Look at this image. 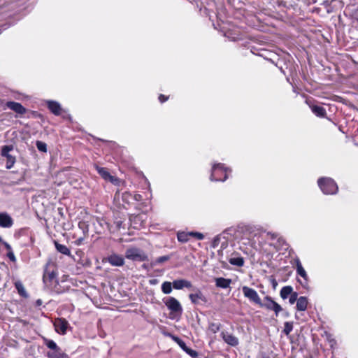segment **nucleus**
<instances>
[{
  "label": "nucleus",
  "mask_w": 358,
  "mask_h": 358,
  "mask_svg": "<svg viewBox=\"0 0 358 358\" xmlns=\"http://www.w3.org/2000/svg\"><path fill=\"white\" fill-rule=\"evenodd\" d=\"M164 303L171 311L169 317L171 320H178L182 313V308L180 302L174 297H169L164 301Z\"/></svg>",
  "instance_id": "obj_1"
},
{
  "label": "nucleus",
  "mask_w": 358,
  "mask_h": 358,
  "mask_svg": "<svg viewBox=\"0 0 358 358\" xmlns=\"http://www.w3.org/2000/svg\"><path fill=\"white\" fill-rule=\"evenodd\" d=\"M318 185L325 194H334L338 192L336 183L330 178H322L317 181Z\"/></svg>",
  "instance_id": "obj_2"
},
{
  "label": "nucleus",
  "mask_w": 358,
  "mask_h": 358,
  "mask_svg": "<svg viewBox=\"0 0 358 358\" xmlns=\"http://www.w3.org/2000/svg\"><path fill=\"white\" fill-rule=\"evenodd\" d=\"M228 169L223 164H215L212 167L210 177L211 181H225L227 178Z\"/></svg>",
  "instance_id": "obj_3"
},
{
  "label": "nucleus",
  "mask_w": 358,
  "mask_h": 358,
  "mask_svg": "<svg viewBox=\"0 0 358 358\" xmlns=\"http://www.w3.org/2000/svg\"><path fill=\"white\" fill-rule=\"evenodd\" d=\"M125 257L131 261L144 262L148 259L147 254L136 247H130L126 250Z\"/></svg>",
  "instance_id": "obj_4"
},
{
  "label": "nucleus",
  "mask_w": 358,
  "mask_h": 358,
  "mask_svg": "<svg viewBox=\"0 0 358 358\" xmlns=\"http://www.w3.org/2000/svg\"><path fill=\"white\" fill-rule=\"evenodd\" d=\"M13 150V145H4L1 148V159L6 161V168L7 169H11L15 163V157L10 154V152Z\"/></svg>",
  "instance_id": "obj_5"
},
{
  "label": "nucleus",
  "mask_w": 358,
  "mask_h": 358,
  "mask_svg": "<svg viewBox=\"0 0 358 358\" xmlns=\"http://www.w3.org/2000/svg\"><path fill=\"white\" fill-rule=\"evenodd\" d=\"M205 236L203 234L198 232V231H178L177 233V238L178 241L180 243H187L191 238H194L195 240L201 241L204 239Z\"/></svg>",
  "instance_id": "obj_6"
},
{
  "label": "nucleus",
  "mask_w": 358,
  "mask_h": 358,
  "mask_svg": "<svg viewBox=\"0 0 358 358\" xmlns=\"http://www.w3.org/2000/svg\"><path fill=\"white\" fill-rule=\"evenodd\" d=\"M259 306L262 308L273 310L276 316H278V313L282 310V307L268 296L264 297V302L261 301Z\"/></svg>",
  "instance_id": "obj_7"
},
{
  "label": "nucleus",
  "mask_w": 358,
  "mask_h": 358,
  "mask_svg": "<svg viewBox=\"0 0 358 358\" xmlns=\"http://www.w3.org/2000/svg\"><path fill=\"white\" fill-rule=\"evenodd\" d=\"M242 290L245 298L248 299L251 302L255 304H260L262 300L256 290L248 286H243Z\"/></svg>",
  "instance_id": "obj_8"
},
{
  "label": "nucleus",
  "mask_w": 358,
  "mask_h": 358,
  "mask_svg": "<svg viewBox=\"0 0 358 358\" xmlns=\"http://www.w3.org/2000/svg\"><path fill=\"white\" fill-rule=\"evenodd\" d=\"M96 170L99 173V174L105 180L110 181L112 184L118 185L120 184V180L113 176H111L108 172L107 169L103 167H100L99 166H95Z\"/></svg>",
  "instance_id": "obj_9"
},
{
  "label": "nucleus",
  "mask_w": 358,
  "mask_h": 358,
  "mask_svg": "<svg viewBox=\"0 0 358 358\" xmlns=\"http://www.w3.org/2000/svg\"><path fill=\"white\" fill-rule=\"evenodd\" d=\"M53 324L56 332L61 335L66 334L69 327L68 321L64 318L55 319Z\"/></svg>",
  "instance_id": "obj_10"
},
{
  "label": "nucleus",
  "mask_w": 358,
  "mask_h": 358,
  "mask_svg": "<svg viewBox=\"0 0 358 358\" xmlns=\"http://www.w3.org/2000/svg\"><path fill=\"white\" fill-rule=\"evenodd\" d=\"M56 275L57 273L55 270L50 269V266H47L43 276L44 283L47 285L48 282L50 284L52 282H57Z\"/></svg>",
  "instance_id": "obj_11"
},
{
  "label": "nucleus",
  "mask_w": 358,
  "mask_h": 358,
  "mask_svg": "<svg viewBox=\"0 0 358 358\" xmlns=\"http://www.w3.org/2000/svg\"><path fill=\"white\" fill-rule=\"evenodd\" d=\"M220 336L224 341L231 346L236 347L239 343L238 338L227 331H222Z\"/></svg>",
  "instance_id": "obj_12"
},
{
  "label": "nucleus",
  "mask_w": 358,
  "mask_h": 358,
  "mask_svg": "<svg viewBox=\"0 0 358 358\" xmlns=\"http://www.w3.org/2000/svg\"><path fill=\"white\" fill-rule=\"evenodd\" d=\"M295 262H296V273H297L298 275L301 276L303 278V280H304V282H300V283L301 284V285L303 287H305L308 285V275H307V273L305 271V269L303 268V267L302 266V264H301L299 259H298V258L296 259Z\"/></svg>",
  "instance_id": "obj_13"
},
{
  "label": "nucleus",
  "mask_w": 358,
  "mask_h": 358,
  "mask_svg": "<svg viewBox=\"0 0 358 358\" xmlns=\"http://www.w3.org/2000/svg\"><path fill=\"white\" fill-rule=\"evenodd\" d=\"M106 261L113 266H122L124 264V258L119 255L112 254L106 258Z\"/></svg>",
  "instance_id": "obj_14"
},
{
  "label": "nucleus",
  "mask_w": 358,
  "mask_h": 358,
  "mask_svg": "<svg viewBox=\"0 0 358 358\" xmlns=\"http://www.w3.org/2000/svg\"><path fill=\"white\" fill-rule=\"evenodd\" d=\"M45 103L48 109L55 115H59L62 113V108L61 105L55 101L48 100Z\"/></svg>",
  "instance_id": "obj_15"
},
{
  "label": "nucleus",
  "mask_w": 358,
  "mask_h": 358,
  "mask_svg": "<svg viewBox=\"0 0 358 358\" xmlns=\"http://www.w3.org/2000/svg\"><path fill=\"white\" fill-rule=\"evenodd\" d=\"M189 297L192 303L194 304H199L201 301L203 303L207 302L206 297L200 290H197L195 293L190 294Z\"/></svg>",
  "instance_id": "obj_16"
},
{
  "label": "nucleus",
  "mask_w": 358,
  "mask_h": 358,
  "mask_svg": "<svg viewBox=\"0 0 358 358\" xmlns=\"http://www.w3.org/2000/svg\"><path fill=\"white\" fill-rule=\"evenodd\" d=\"M192 283L184 279L176 280L173 282V287L176 289H182L184 287L190 288Z\"/></svg>",
  "instance_id": "obj_17"
},
{
  "label": "nucleus",
  "mask_w": 358,
  "mask_h": 358,
  "mask_svg": "<svg viewBox=\"0 0 358 358\" xmlns=\"http://www.w3.org/2000/svg\"><path fill=\"white\" fill-rule=\"evenodd\" d=\"M312 112L317 117H324L327 112L324 108L317 105H310Z\"/></svg>",
  "instance_id": "obj_18"
},
{
  "label": "nucleus",
  "mask_w": 358,
  "mask_h": 358,
  "mask_svg": "<svg viewBox=\"0 0 358 358\" xmlns=\"http://www.w3.org/2000/svg\"><path fill=\"white\" fill-rule=\"evenodd\" d=\"M231 283V280L228 278H217L215 279V285L217 287L226 289L228 288L230 286V284Z\"/></svg>",
  "instance_id": "obj_19"
},
{
  "label": "nucleus",
  "mask_w": 358,
  "mask_h": 358,
  "mask_svg": "<svg viewBox=\"0 0 358 358\" xmlns=\"http://www.w3.org/2000/svg\"><path fill=\"white\" fill-rule=\"evenodd\" d=\"M308 306V299L306 296H300L296 302V309L299 311H305Z\"/></svg>",
  "instance_id": "obj_20"
},
{
  "label": "nucleus",
  "mask_w": 358,
  "mask_h": 358,
  "mask_svg": "<svg viewBox=\"0 0 358 358\" xmlns=\"http://www.w3.org/2000/svg\"><path fill=\"white\" fill-rule=\"evenodd\" d=\"M266 236H268V238H269L272 241L276 239L280 246H282L283 243H285L284 238L280 236L278 234L273 233V232H267Z\"/></svg>",
  "instance_id": "obj_21"
},
{
  "label": "nucleus",
  "mask_w": 358,
  "mask_h": 358,
  "mask_svg": "<svg viewBox=\"0 0 358 358\" xmlns=\"http://www.w3.org/2000/svg\"><path fill=\"white\" fill-rule=\"evenodd\" d=\"M292 292L293 288L291 286H285L281 289L280 294L282 299H286Z\"/></svg>",
  "instance_id": "obj_22"
},
{
  "label": "nucleus",
  "mask_w": 358,
  "mask_h": 358,
  "mask_svg": "<svg viewBox=\"0 0 358 358\" xmlns=\"http://www.w3.org/2000/svg\"><path fill=\"white\" fill-rule=\"evenodd\" d=\"M48 358H67V355L61 352V350L57 351L48 352L47 353Z\"/></svg>",
  "instance_id": "obj_23"
},
{
  "label": "nucleus",
  "mask_w": 358,
  "mask_h": 358,
  "mask_svg": "<svg viewBox=\"0 0 358 358\" xmlns=\"http://www.w3.org/2000/svg\"><path fill=\"white\" fill-rule=\"evenodd\" d=\"M13 220L6 213H0V224H12Z\"/></svg>",
  "instance_id": "obj_24"
},
{
  "label": "nucleus",
  "mask_w": 358,
  "mask_h": 358,
  "mask_svg": "<svg viewBox=\"0 0 358 358\" xmlns=\"http://www.w3.org/2000/svg\"><path fill=\"white\" fill-rule=\"evenodd\" d=\"M8 106L18 113H22V105L19 103L10 101L8 102Z\"/></svg>",
  "instance_id": "obj_25"
},
{
  "label": "nucleus",
  "mask_w": 358,
  "mask_h": 358,
  "mask_svg": "<svg viewBox=\"0 0 358 358\" xmlns=\"http://www.w3.org/2000/svg\"><path fill=\"white\" fill-rule=\"evenodd\" d=\"M229 262L231 265L237 266H243L244 264V259L243 257H231L229 259Z\"/></svg>",
  "instance_id": "obj_26"
},
{
  "label": "nucleus",
  "mask_w": 358,
  "mask_h": 358,
  "mask_svg": "<svg viewBox=\"0 0 358 358\" xmlns=\"http://www.w3.org/2000/svg\"><path fill=\"white\" fill-rule=\"evenodd\" d=\"M44 343L48 348L52 350L53 351H57L60 350L57 343L52 340L45 338Z\"/></svg>",
  "instance_id": "obj_27"
},
{
  "label": "nucleus",
  "mask_w": 358,
  "mask_h": 358,
  "mask_svg": "<svg viewBox=\"0 0 358 358\" xmlns=\"http://www.w3.org/2000/svg\"><path fill=\"white\" fill-rule=\"evenodd\" d=\"M162 291L165 294H169L172 292V284L170 282H164L162 285Z\"/></svg>",
  "instance_id": "obj_28"
},
{
  "label": "nucleus",
  "mask_w": 358,
  "mask_h": 358,
  "mask_svg": "<svg viewBox=\"0 0 358 358\" xmlns=\"http://www.w3.org/2000/svg\"><path fill=\"white\" fill-rule=\"evenodd\" d=\"M55 247H56L57 250L62 254H64L66 255H70V250L66 245L59 244L56 242Z\"/></svg>",
  "instance_id": "obj_29"
},
{
  "label": "nucleus",
  "mask_w": 358,
  "mask_h": 358,
  "mask_svg": "<svg viewBox=\"0 0 358 358\" xmlns=\"http://www.w3.org/2000/svg\"><path fill=\"white\" fill-rule=\"evenodd\" d=\"M145 216V214H138V215H132L130 217V221L131 222H134L135 224H137L138 222H143L145 221V220L143 219V217Z\"/></svg>",
  "instance_id": "obj_30"
},
{
  "label": "nucleus",
  "mask_w": 358,
  "mask_h": 358,
  "mask_svg": "<svg viewBox=\"0 0 358 358\" xmlns=\"http://www.w3.org/2000/svg\"><path fill=\"white\" fill-rule=\"evenodd\" d=\"M293 329V323L291 322H285L284 324V329L282 332L288 336Z\"/></svg>",
  "instance_id": "obj_31"
},
{
  "label": "nucleus",
  "mask_w": 358,
  "mask_h": 358,
  "mask_svg": "<svg viewBox=\"0 0 358 358\" xmlns=\"http://www.w3.org/2000/svg\"><path fill=\"white\" fill-rule=\"evenodd\" d=\"M170 259L169 256L165 255V256H161L155 259L154 262L151 264L152 266H155L156 264H162L164 262L168 261Z\"/></svg>",
  "instance_id": "obj_32"
},
{
  "label": "nucleus",
  "mask_w": 358,
  "mask_h": 358,
  "mask_svg": "<svg viewBox=\"0 0 358 358\" xmlns=\"http://www.w3.org/2000/svg\"><path fill=\"white\" fill-rule=\"evenodd\" d=\"M36 148L38 150L43 152H47V145L45 143L40 141H37L36 143Z\"/></svg>",
  "instance_id": "obj_33"
},
{
  "label": "nucleus",
  "mask_w": 358,
  "mask_h": 358,
  "mask_svg": "<svg viewBox=\"0 0 358 358\" xmlns=\"http://www.w3.org/2000/svg\"><path fill=\"white\" fill-rule=\"evenodd\" d=\"M122 201L127 203H129L133 200V195L128 192H124L122 196Z\"/></svg>",
  "instance_id": "obj_34"
},
{
  "label": "nucleus",
  "mask_w": 358,
  "mask_h": 358,
  "mask_svg": "<svg viewBox=\"0 0 358 358\" xmlns=\"http://www.w3.org/2000/svg\"><path fill=\"white\" fill-rule=\"evenodd\" d=\"M220 324L211 323L209 326V329L213 333L217 332L220 330Z\"/></svg>",
  "instance_id": "obj_35"
},
{
  "label": "nucleus",
  "mask_w": 358,
  "mask_h": 358,
  "mask_svg": "<svg viewBox=\"0 0 358 358\" xmlns=\"http://www.w3.org/2000/svg\"><path fill=\"white\" fill-rule=\"evenodd\" d=\"M298 294L296 292H292L289 299V302L290 304H294L298 300Z\"/></svg>",
  "instance_id": "obj_36"
},
{
  "label": "nucleus",
  "mask_w": 358,
  "mask_h": 358,
  "mask_svg": "<svg viewBox=\"0 0 358 358\" xmlns=\"http://www.w3.org/2000/svg\"><path fill=\"white\" fill-rule=\"evenodd\" d=\"M185 352L193 358H195L198 356V352L196 351L189 348L187 349H185Z\"/></svg>",
  "instance_id": "obj_37"
},
{
  "label": "nucleus",
  "mask_w": 358,
  "mask_h": 358,
  "mask_svg": "<svg viewBox=\"0 0 358 358\" xmlns=\"http://www.w3.org/2000/svg\"><path fill=\"white\" fill-rule=\"evenodd\" d=\"M15 288L17 290L18 294L22 296V283L20 281H17L15 283Z\"/></svg>",
  "instance_id": "obj_38"
},
{
  "label": "nucleus",
  "mask_w": 358,
  "mask_h": 358,
  "mask_svg": "<svg viewBox=\"0 0 358 358\" xmlns=\"http://www.w3.org/2000/svg\"><path fill=\"white\" fill-rule=\"evenodd\" d=\"M8 257L10 259V261L15 262V257L13 252L9 251L7 254Z\"/></svg>",
  "instance_id": "obj_39"
},
{
  "label": "nucleus",
  "mask_w": 358,
  "mask_h": 358,
  "mask_svg": "<svg viewBox=\"0 0 358 358\" xmlns=\"http://www.w3.org/2000/svg\"><path fill=\"white\" fill-rule=\"evenodd\" d=\"M133 200L140 201L142 200V196L138 194H135L134 195H133Z\"/></svg>",
  "instance_id": "obj_40"
},
{
  "label": "nucleus",
  "mask_w": 358,
  "mask_h": 358,
  "mask_svg": "<svg viewBox=\"0 0 358 358\" xmlns=\"http://www.w3.org/2000/svg\"><path fill=\"white\" fill-rule=\"evenodd\" d=\"M43 304V301L41 299H37L34 303V306L36 308H39Z\"/></svg>",
  "instance_id": "obj_41"
},
{
  "label": "nucleus",
  "mask_w": 358,
  "mask_h": 358,
  "mask_svg": "<svg viewBox=\"0 0 358 358\" xmlns=\"http://www.w3.org/2000/svg\"><path fill=\"white\" fill-rule=\"evenodd\" d=\"M184 351L185 349H187L188 347L186 345L185 343L182 340L178 344Z\"/></svg>",
  "instance_id": "obj_42"
},
{
  "label": "nucleus",
  "mask_w": 358,
  "mask_h": 358,
  "mask_svg": "<svg viewBox=\"0 0 358 358\" xmlns=\"http://www.w3.org/2000/svg\"><path fill=\"white\" fill-rule=\"evenodd\" d=\"M170 336L172 338V339L177 343L178 344L181 341L182 339H180V338H178V336H173V335H171L169 334Z\"/></svg>",
  "instance_id": "obj_43"
},
{
  "label": "nucleus",
  "mask_w": 358,
  "mask_h": 358,
  "mask_svg": "<svg viewBox=\"0 0 358 358\" xmlns=\"http://www.w3.org/2000/svg\"><path fill=\"white\" fill-rule=\"evenodd\" d=\"M167 99H168V96H165L163 94H160L159 96V100L161 103L166 101Z\"/></svg>",
  "instance_id": "obj_44"
},
{
  "label": "nucleus",
  "mask_w": 358,
  "mask_h": 358,
  "mask_svg": "<svg viewBox=\"0 0 358 358\" xmlns=\"http://www.w3.org/2000/svg\"><path fill=\"white\" fill-rule=\"evenodd\" d=\"M158 280L157 279H152L150 280L149 282L150 285H156L157 283Z\"/></svg>",
  "instance_id": "obj_45"
},
{
  "label": "nucleus",
  "mask_w": 358,
  "mask_h": 358,
  "mask_svg": "<svg viewBox=\"0 0 358 358\" xmlns=\"http://www.w3.org/2000/svg\"><path fill=\"white\" fill-rule=\"evenodd\" d=\"M219 241V238L217 237L215 238L213 240V247L215 248L217 245V242Z\"/></svg>",
  "instance_id": "obj_46"
},
{
  "label": "nucleus",
  "mask_w": 358,
  "mask_h": 358,
  "mask_svg": "<svg viewBox=\"0 0 358 358\" xmlns=\"http://www.w3.org/2000/svg\"><path fill=\"white\" fill-rule=\"evenodd\" d=\"M79 227H80V229H82L83 230H85V229L87 228V225H85V224H83V225H78Z\"/></svg>",
  "instance_id": "obj_47"
},
{
  "label": "nucleus",
  "mask_w": 358,
  "mask_h": 358,
  "mask_svg": "<svg viewBox=\"0 0 358 358\" xmlns=\"http://www.w3.org/2000/svg\"><path fill=\"white\" fill-rule=\"evenodd\" d=\"M5 245H6L7 249L10 250V245L8 243H6Z\"/></svg>",
  "instance_id": "obj_48"
},
{
  "label": "nucleus",
  "mask_w": 358,
  "mask_h": 358,
  "mask_svg": "<svg viewBox=\"0 0 358 358\" xmlns=\"http://www.w3.org/2000/svg\"><path fill=\"white\" fill-rule=\"evenodd\" d=\"M23 294H24V298H27V292H25L24 289Z\"/></svg>",
  "instance_id": "obj_49"
},
{
  "label": "nucleus",
  "mask_w": 358,
  "mask_h": 358,
  "mask_svg": "<svg viewBox=\"0 0 358 358\" xmlns=\"http://www.w3.org/2000/svg\"><path fill=\"white\" fill-rule=\"evenodd\" d=\"M1 227H10L11 225H6V224H3V225H1Z\"/></svg>",
  "instance_id": "obj_50"
},
{
  "label": "nucleus",
  "mask_w": 358,
  "mask_h": 358,
  "mask_svg": "<svg viewBox=\"0 0 358 358\" xmlns=\"http://www.w3.org/2000/svg\"><path fill=\"white\" fill-rule=\"evenodd\" d=\"M142 266H143V268H147V265H146V264H143Z\"/></svg>",
  "instance_id": "obj_51"
},
{
  "label": "nucleus",
  "mask_w": 358,
  "mask_h": 358,
  "mask_svg": "<svg viewBox=\"0 0 358 358\" xmlns=\"http://www.w3.org/2000/svg\"><path fill=\"white\" fill-rule=\"evenodd\" d=\"M283 245H285V246H287V244H285V242L283 243ZM284 245H282V247H283Z\"/></svg>",
  "instance_id": "obj_52"
},
{
  "label": "nucleus",
  "mask_w": 358,
  "mask_h": 358,
  "mask_svg": "<svg viewBox=\"0 0 358 358\" xmlns=\"http://www.w3.org/2000/svg\"><path fill=\"white\" fill-rule=\"evenodd\" d=\"M264 358H269V357H264Z\"/></svg>",
  "instance_id": "obj_53"
}]
</instances>
